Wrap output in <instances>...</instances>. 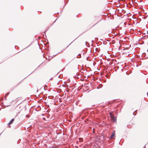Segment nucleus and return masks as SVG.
<instances>
[{
	"mask_svg": "<svg viewBox=\"0 0 148 148\" xmlns=\"http://www.w3.org/2000/svg\"><path fill=\"white\" fill-rule=\"evenodd\" d=\"M20 108V107L18 106H17L16 108V109H18Z\"/></svg>",
	"mask_w": 148,
	"mask_h": 148,
	"instance_id": "20e7f679",
	"label": "nucleus"
},
{
	"mask_svg": "<svg viewBox=\"0 0 148 148\" xmlns=\"http://www.w3.org/2000/svg\"><path fill=\"white\" fill-rule=\"evenodd\" d=\"M114 136V133H113L112 135L111 136L110 138V139H112L113 138V137Z\"/></svg>",
	"mask_w": 148,
	"mask_h": 148,
	"instance_id": "7ed1b4c3",
	"label": "nucleus"
},
{
	"mask_svg": "<svg viewBox=\"0 0 148 148\" xmlns=\"http://www.w3.org/2000/svg\"><path fill=\"white\" fill-rule=\"evenodd\" d=\"M110 115L112 120L114 122H115L116 121V119L114 118V116L111 113H110Z\"/></svg>",
	"mask_w": 148,
	"mask_h": 148,
	"instance_id": "f257e3e1",
	"label": "nucleus"
},
{
	"mask_svg": "<svg viewBox=\"0 0 148 148\" xmlns=\"http://www.w3.org/2000/svg\"><path fill=\"white\" fill-rule=\"evenodd\" d=\"M14 119H12L10 122H9L8 123V125H11V124H12V123H13V122L14 121Z\"/></svg>",
	"mask_w": 148,
	"mask_h": 148,
	"instance_id": "f03ea898",
	"label": "nucleus"
}]
</instances>
